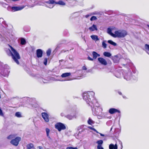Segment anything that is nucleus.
Returning <instances> with one entry per match:
<instances>
[{
  "instance_id": "1",
  "label": "nucleus",
  "mask_w": 149,
  "mask_h": 149,
  "mask_svg": "<svg viewBox=\"0 0 149 149\" xmlns=\"http://www.w3.org/2000/svg\"><path fill=\"white\" fill-rule=\"evenodd\" d=\"M95 93L93 91H88L84 93L82 96L83 99L91 107L93 113L95 116H99L102 111L100 107L99 104L94 97Z\"/></svg>"
},
{
  "instance_id": "2",
  "label": "nucleus",
  "mask_w": 149,
  "mask_h": 149,
  "mask_svg": "<svg viewBox=\"0 0 149 149\" xmlns=\"http://www.w3.org/2000/svg\"><path fill=\"white\" fill-rule=\"evenodd\" d=\"M9 46L10 49H9L10 53L8 55L9 56H11L12 58L15 62L17 64H19V62L18 60L20 59V58L19 54L11 46L9 45Z\"/></svg>"
},
{
  "instance_id": "3",
  "label": "nucleus",
  "mask_w": 149,
  "mask_h": 149,
  "mask_svg": "<svg viewBox=\"0 0 149 149\" xmlns=\"http://www.w3.org/2000/svg\"><path fill=\"white\" fill-rule=\"evenodd\" d=\"M124 79L127 81L131 79L136 80L137 79V75L136 74L133 75L131 71H128L124 75Z\"/></svg>"
},
{
  "instance_id": "4",
  "label": "nucleus",
  "mask_w": 149,
  "mask_h": 149,
  "mask_svg": "<svg viewBox=\"0 0 149 149\" xmlns=\"http://www.w3.org/2000/svg\"><path fill=\"white\" fill-rule=\"evenodd\" d=\"M5 67L2 66L1 63H0V74L6 77L8 76L10 71L8 69L5 68Z\"/></svg>"
},
{
  "instance_id": "5",
  "label": "nucleus",
  "mask_w": 149,
  "mask_h": 149,
  "mask_svg": "<svg viewBox=\"0 0 149 149\" xmlns=\"http://www.w3.org/2000/svg\"><path fill=\"white\" fill-rule=\"evenodd\" d=\"M115 34H113V37L116 38H123L127 34L126 31L124 30H119L115 32Z\"/></svg>"
},
{
  "instance_id": "6",
  "label": "nucleus",
  "mask_w": 149,
  "mask_h": 149,
  "mask_svg": "<svg viewBox=\"0 0 149 149\" xmlns=\"http://www.w3.org/2000/svg\"><path fill=\"white\" fill-rule=\"evenodd\" d=\"M55 127L58 130V131L60 132L62 130L66 129L65 125L61 123H57L55 125Z\"/></svg>"
},
{
  "instance_id": "7",
  "label": "nucleus",
  "mask_w": 149,
  "mask_h": 149,
  "mask_svg": "<svg viewBox=\"0 0 149 149\" xmlns=\"http://www.w3.org/2000/svg\"><path fill=\"white\" fill-rule=\"evenodd\" d=\"M24 7L20 6L11 7L10 6H9L8 7L7 9L8 11L14 12L16 11L21 10L23 9Z\"/></svg>"
},
{
  "instance_id": "8",
  "label": "nucleus",
  "mask_w": 149,
  "mask_h": 149,
  "mask_svg": "<svg viewBox=\"0 0 149 149\" xmlns=\"http://www.w3.org/2000/svg\"><path fill=\"white\" fill-rule=\"evenodd\" d=\"M45 3L51 4H58L62 6H64L65 5V3L62 1H60L58 2H56L54 0H49L45 1Z\"/></svg>"
},
{
  "instance_id": "9",
  "label": "nucleus",
  "mask_w": 149,
  "mask_h": 149,
  "mask_svg": "<svg viewBox=\"0 0 149 149\" xmlns=\"http://www.w3.org/2000/svg\"><path fill=\"white\" fill-rule=\"evenodd\" d=\"M21 140V138L19 137H17L15 139H12L10 141V143L15 146H17L19 143V142Z\"/></svg>"
},
{
  "instance_id": "10",
  "label": "nucleus",
  "mask_w": 149,
  "mask_h": 149,
  "mask_svg": "<svg viewBox=\"0 0 149 149\" xmlns=\"http://www.w3.org/2000/svg\"><path fill=\"white\" fill-rule=\"evenodd\" d=\"M42 116L45 122H48L49 121V115L46 113L43 112L42 113Z\"/></svg>"
},
{
  "instance_id": "11",
  "label": "nucleus",
  "mask_w": 149,
  "mask_h": 149,
  "mask_svg": "<svg viewBox=\"0 0 149 149\" xmlns=\"http://www.w3.org/2000/svg\"><path fill=\"white\" fill-rule=\"evenodd\" d=\"M98 60L102 65H106L107 64V63L106 60L102 58H98Z\"/></svg>"
},
{
  "instance_id": "12",
  "label": "nucleus",
  "mask_w": 149,
  "mask_h": 149,
  "mask_svg": "<svg viewBox=\"0 0 149 149\" xmlns=\"http://www.w3.org/2000/svg\"><path fill=\"white\" fill-rule=\"evenodd\" d=\"M43 52L42 50L40 49H38L36 50V55L37 57L38 58H41L42 56Z\"/></svg>"
},
{
  "instance_id": "13",
  "label": "nucleus",
  "mask_w": 149,
  "mask_h": 149,
  "mask_svg": "<svg viewBox=\"0 0 149 149\" xmlns=\"http://www.w3.org/2000/svg\"><path fill=\"white\" fill-rule=\"evenodd\" d=\"M109 112L111 114H113L116 112L120 113V111L119 110L115 108H111L109 109Z\"/></svg>"
},
{
  "instance_id": "14",
  "label": "nucleus",
  "mask_w": 149,
  "mask_h": 149,
  "mask_svg": "<svg viewBox=\"0 0 149 149\" xmlns=\"http://www.w3.org/2000/svg\"><path fill=\"white\" fill-rule=\"evenodd\" d=\"M71 114L72 115L68 114L65 116V117L70 120H72L74 118H76V114L75 113L73 114L72 113Z\"/></svg>"
},
{
  "instance_id": "15",
  "label": "nucleus",
  "mask_w": 149,
  "mask_h": 149,
  "mask_svg": "<svg viewBox=\"0 0 149 149\" xmlns=\"http://www.w3.org/2000/svg\"><path fill=\"white\" fill-rule=\"evenodd\" d=\"M89 30L91 31H93L95 30H97V26L94 24H93L92 26L90 27L89 28Z\"/></svg>"
},
{
  "instance_id": "16",
  "label": "nucleus",
  "mask_w": 149,
  "mask_h": 149,
  "mask_svg": "<svg viewBox=\"0 0 149 149\" xmlns=\"http://www.w3.org/2000/svg\"><path fill=\"white\" fill-rule=\"evenodd\" d=\"M109 149H117L118 146L116 144L115 145L113 144H111L109 146Z\"/></svg>"
},
{
  "instance_id": "17",
  "label": "nucleus",
  "mask_w": 149,
  "mask_h": 149,
  "mask_svg": "<svg viewBox=\"0 0 149 149\" xmlns=\"http://www.w3.org/2000/svg\"><path fill=\"white\" fill-rule=\"evenodd\" d=\"M91 37L93 40H95V41L99 40V39L98 38V36L97 35H91Z\"/></svg>"
},
{
  "instance_id": "18",
  "label": "nucleus",
  "mask_w": 149,
  "mask_h": 149,
  "mask_svg": "<svg viewBox=\"0 0 149 149\" xmlns=\"http://www.w3.org/2000/svg\"><path fill=\"white\" fill-rule=\"evenodd\" d=\"M93 55V58L94 59H95L97 57L100 56V55L97 54L95 52H93L92 53Z\"/></svg>"
},
{
  "instance_id": "19",
  "label": "nucleus",
  "mask_w": 149,
  "mask_h": 149,
  "mask_svg": "<svg viewBox=\"0 0 149 149\" xmlns=\"http://www.w3.org/2000/svg\"><path fill=\"white\" fill-rule=\"evenodd\" d=\"M71 75L70 72H66L63 73L62 74L61 76L62 77H65L70 76Z\"/></svg>"
},
{
  "instance_id": "20",
  "label": "nucleus",
  "mask_w": 149,
  "mask_h": 149,
  "mask_svg": "<svg viewBox=\"0 0 149 149\" xmlns=\"http://www.w3.org/2000/svg\"><path fill=\"white\" fill-rule=\"evenodd\" d=\"M26 149H34L33 145L32 143L28 144L26 146Z\"/></svg>"
},
{
  "instance_id": "21",
  "label": "nucleus",
  "mask_w": 149,
  "mask_h": 149,
  "mask_svg": "<svg viewBox=\"0 0 149 149\" xmlns=\"http://www.w3.org/2000/svg\"><path fill=\"white\" fill-rule=\"evenodd\" d=\"M103 55L106 57H110L111 56V54L109 52H105L103 53Z\"/></svg>"
},
{
  "instance_id": "22",
  "label": "nucleus",
  "mask_w": 149,
  "mask_h": 149,
  "mask_svg": "<svg viewBox=\"0 0 149 149\" xmlns=\"http://www.w3.org/2000/svg\"><path fill=\"white\" fill-rule=\"evenodd\" d=\"M0 24L3 26V25H5L6 22L2 18H0Z\"/></svg>"
},
{
  "instance_id": "23",
  "label": "nucleus",
  "mask_w": 149,
  "mask_h": 149,
  "mask_svg": "<svg viewBox=\"0 0 149 149\" xmlns=\"http://www.w3.org/2000/svg\"><path fill=\"white\" fill-rule=\"evenodd\" d=\"M108 42L114 46H115L117 45V44L116 43L113 42L111 40H108Z\"/></svg>"
},
{
  "instance_id": "24",
  "label": "nucleus",
  "mask_w": 149,
  "mask_h": 149,
  "mask_svg": "<svg viewBox=\"0 0 149 149\" xmlns=\"http://www.w3.org/2000/svg\"><path fill=\"white\" fill-rule=\"evenodd\" d=\"M145 48L147 53L149 54V45L146 44L145 45Z\"/></svg>"
},
{
  "instance_id": "25",
  "label": "nucleus",
  "mask_w": 149,
  "mask_h": 149,
  "mask_svg": "<svg viewBox=\"0 0 149 149\" xmlns=\"http://www.w3.org/2000/svg\"><path fill=\"white\" fill-rule=\"evenodd\" d=\"M16 136V135L15 134H11L8 136L7 138L8 139H11L15 138Z\"/></svg>"
},
{
  "instance_id": "26",
  "label": "nucleus",
  "mask_w": 149,
  "mask_h": 149,
  "mask_svg": "<svg viewBox=\"0 0 149 149\" xmlns=\"http://www.w3.org/2000/svg\"><path fill=\"white\" fill-rule=\"evenodd\" d=\"M88 123L89 125H92L95 122L91 118H89L88 121Z\"/></svg>"
},
{
  "instance_id": "27",
  "label": "nucleus",
  "mask_w": 149,
  "mask_h": 149,
  "mask_svg": "<svg viewBox=\"0 0 149 149\" xmlns=\"http://www.w3.org/2000/svg\"><path fill=\"white\" fill-rule=\"evenodd\" d=\"M111 29H110V28H108L107 29V32L111 36H113V34H115H115H113V33H112L111 32Z\"/></svg>"
},
{
  "instance_id": "28",
  "label": "nucleus",
  "mask_w": 149,
  "mask_h": 149,
  "mask_svg": "<svg viewBox=\"0 0 149 149\" xmlns=\"http://www.w3.org/2000/svg\"><path fill=\"white\" fill-rule=\"evenodd\" d=\"M96 143L98 144L97 146H102L103 143V141L102 140H98L97 141Z\"/></svg>"
},
{
  "instance_id": "29",
  "label": "nucleus",
  "mask_w": 149,
  "mask_h": 149,
  "mask_svg": "<svg viewBox=\"0 0 149 149\" xmlns=\"http://www.w3.org/2000/svg\"><path fill=\"white\" fill-rule=\"evenodd\" d=\"M39 80L41 82H42L44 83H47L48 82V81L47 80L45 79L42 78L40 79Z\"/></svg>"
},
{
  "instance_id": "30",
  "label": "nucleus",
  "mask_w": 149,
  "mask_h": 149,
  "mask_svg": "<svg viewBox=\"0 0 149 149\" xmlns=\"http://www.w3.org/2000/svg\"><path fill=\"white\" fill-rule=\"evenodd\" d=\"M15 116L16 117L20 118L22 117L21 113L19 112H17L15 113Z\"/></svg>"
},
{
  "instance_id": "31",
  "label": "nucleus",
  "mask_w": 149,
  "mask_h": 149,
  "mask_svg": "<svg viewBox=\"0 0 149 149\" xmlns=\"http://www.w3.org/2000/svg\"><path fill=\"white\" fill-rule=\"evenodd\" d=\"M26 43V41L25 39L22 38L21 40V44L22 45H25Z\"/></svg>"
},
{
  "instance_id": "32",
  "label": "nucleus",
  "mask_w": 149,
  "mask_h": 149,
  "mask_svg": "<svg viewBox=\"0 0 149 149\" xmlns=\"http://www.w3.org/2000/svg\"><path fill=\"white\" fill-rule=\"evenodd\" d=\"M46 132L47 136L49 138V134L50 132V130L48 128H46Z\"/></svg>"
},
{
  "instance_id": "33",
  "label": "nucleus",
  "mask_w": 149,
  "mask_h": 149,
  "mask_svg": "<svg viewBox=\"0 0 149 149\" xmlns=\"http://www.w3.org/2000/svg\"><path fill=\"white\" fill-rule=\"evenodd\" d=\"M106 42L105 40H104L102 42V47L104 49L107 47V44L105 43Z\"/></svg>"
},
{
  "instance_id": "34",
  "label": "nucleus",
  "mask_w": 149,
  "mask_h": 149,
  "mask_svg": "<svg viewBox=\"0 0 149 149\" xmlns=\"http://www.w3.org/2000/svg\"><path fill=\"white\" fill-rule=\"evenodd\" d=\"M47 54L48 56H49L51 53V50L50 49H48L47 51Z\"/></svg>"
},
{
  "instance_id": "35",
  "label": "nucleus",
  "mask_w": 149,
  "mask_h": 149,
  "mask_svg": "<svg viewBox=\"0 0 149 149\" xmlns=\"http://www.w3.org/2000/svg\"><path fill=\"white\" fill-rule=\"evenodd\" d=\"M97 19V18L95 16H93L91 18L90 20L92 21L94 20H96Z\"/></svg>"
},
{
  "instance_id": "36",
  "label": "nucleus",
  "mask_w": 149,
  "mask_h": 149,
  "mask_svg": "<svg viewBox=\"0 0 149 149\" xmlns=\"http://www.w3.org/2000/svg\"><path fill=\"white\" fill-rule=\"evenodd\" d=\"M47 58H45L44 59L43 63L45 65H47Z\"/></svg>"
},
{
  "instance_id": "37",
  "label": "nucleus",
  "mask_w": 149,
  "mask_h": 149,
  "mask_svg": "<svg viewBox=\"0 0 149 149\" xmlns=\"http://www.w3.org/2000/svg\"><path fill=\"white\" fill-rule=\"evenodd\" d=\"M66 149H77V147H68L66 148Z\"/></svg>"
},
{
  "instance_id": "38",
  "label": "nucleus",
  "mask_w": 149,
  "mask_h": 149,
  "mask_svg": "<svg viewBox=\"0 0 149 149\" xmlns=\"http://www.w3.org/2000/svg\"><path fill=\"white\" fill-rule=\"evenodd\" d=\"M97 149H104V148L102 146H97Z\"/></svg>"
},
{
  "instance_id": "39",
  "label": "nucleus",
  "mask_w": 149,
  "mask_h": 149,
  "mask_svg": "<svg viewBox=\"0 0 149 149\" xmlns=\"http://www.w3.org/2000/svg\"><path fill=\"white\" fill-rule=\"evenodd\" d=\"M82 70H86L87 69V68L86 67L85 65L83 66L82 67Z\"/></svg>"
},
{
  "instance_id": "40",
  "label": "nucleus",
  "mask_w": 149,
  "mask_h": 149,
  "mask_svg": "<svg viewBox=\"0 0 149 149\" xmlns=\"http://www.w3.org/2000/svg\"><path fill=\"white\" fill-rule=\"evenodd\" d=\"M88 59L90 61H92L93 60V59L91 58L90 57L88 56Z\"/></svg>"
},
{
  "instance_id": "41",
  "label": "nucleus",
  "mask_w": 149,
  "mask_h": 149,
  "mask_svg": "<svg viewBox=\"0 0 149 149\" xmlns=\"http://www.w3.org/2000/svg\"><path fill=\"white\" fill-rule=\"evenodd\" d=\"M37 148L38 149H44L42 147L40 146H38Z\"/></svg>"
},
{
  "instance_id": "42",
  "label": "nucleus",
  "mask_w": 149,
  "mask_h": 149,
  "mask_svg": "<svg viewBox=\"0 0 149 149\" xmlns=\"http://www.w3.org/2000/svg\"><path fill=\"white\" fill-rule=\"evenodd\" d=\"M92 130L94 131L95 132L97 133H99V132L97 131L95 129V128H93L92 129Z\"/></svg>"
},
{
  "instance_id": "43",
  "label": "nucleus",
  "mask_w": 149,
  "mask_h": 149,
  "mask_svg": "<svg viewBox=\"0 0 149 149\" xmlns=\"http://www.w3.org/2000/svg\"><path fill=\"white\" fill-rule=\"evenodd\" d=\"M116 77H117V78H120V76H121L120 75H117V76L116 75Z\"/></svg>"
},
{
  "instance_id": "44",
  "label": "nucleus",
  "mask_w": 149,
  "mask_h": 149,
  "mask_svg": "<svg viewBox=\"0 0 149 149\" xmlns=\"http://www.w3.org/2000/svg\"><path fill=\"white\" fill-rule=\"evenodd\" d=\"M90 16V15H86L85 16V17H86V18H88V17L89 16Z\"/></svg>"
},
{
  "instance_id": "45",
  "label": "nucleus",
  "mask_w": 149,
  "mask_h": 149,
  "mask_svg": "<svg viewBox=\"0 0 149 149\" xmlns=\"http://www.w3.org/2000/svg\"><path fill=\"white\" fill-rule=\"evenodd\" d=\"M118 93L120 95H122V93H121V92H120V91H118Z\"/></svg>"
},
{
  "instance_id": "46",
  "label": "nucleus",
  "mask_w": 149,
  "mask_h": 149,
  "mask_svg": "<svg viewBox=\"0 0 149 149\" xmlns=\"http://www.w3.org/2000/svg\"><path fill=\"white\" fill-rule=\"evenodd\" d=\"M100 134V135L101 136H104V134H101V133H99Z\"/></svg>"
},
{
  "instance_id": "47",
  "label": "nucleus",
  "mask_w": 149,
  "mask_h": 149,
  "mask_svg": "<svg viewBox=\"0 0 149 149\" xmlns=\"http://www.w3.org/2000/svg\"><path fill=\"white\" fill-rule=\"evenodd\" d=\"M61 116H64V114L63 113H61Z\"/></svg>"
},
{
  "instance_id": "48",
  "label": "nucleus",
  "mask_w": 149,
  "mask_h": 149,
  "mask_svg": "<svg viewBox=\"0 0 149 149\" xmlns=\"http://www.w3.org/2000/svg\"><path fill=\"white\" fill-rule=\"evenodd\" d=\"M89 128L90 129H91V130H92V129L94 128H93V127H89Z\"/></svg>"
},
{
  "instance_id": "49",
  "label": "nucleus",
  "mask_w": 149,
  "mask_h": 149,
  "mask_svg": "<svg viewBox=\"0 0 149 149\" xmlns=\"http://www.w3.org/2000/svg\"><path fill=\"white\" fill-rule=\"evenodd\" d=\"M113 61H114V62L115 63H117L118 62V61H115L114 60H113Z\"/></svg>"
},
{
  "instance_id": "50",
  "label": "nucleus",
  "mask_w": 149,
  "mask_h": 149,
  "mask_svg": "<svg viewBox=\"0 0 149 149\" xmlns=\"http://www.w3.org/2000/svg\"><path fill=\"white\" fill-rule=\"evenodd\" d=\"M58 81H63V80H58Z\"/></svg>"
},
{
  "instance_id": "51",
  "label": "nucleus",
  "mask_w": 149,
  "mask_h": 149,
  "mask_svg": "<svg viewBox=\"0 0 149 149\" xmlns=\"http://www.w3.org/2000/svg\"><path fill=\"white\" fill-rule=\"evenodd\" d=\"M90 72L89 70H87V71H86V72Z\"/></svg>"
},
{
  "instance_id": "52",
  "label": "nucleus",
  "mask_w": 149,
  "mask_h": 149,
  "mask_svg": "<svg viewBox=\"0 0 149 149\" xmlns=\"http://www.w3.org/2000/svg\"><path fill=\"white\" fill-rule=\"evenodd\" d=\"M1 37H2L0 33V38H1Z\"/></svg>"
},
{
  "instance_id": "53",
  "label": "nucleus",
  "mask_w": 149,
  "mask_h": 149,
  "mask_svg": "<svg viewBox=\"0 0 149 149\" xmlns=\"http://www.w3.org/2000/svg\"><path fill=\"white\" fill-rule=\"evenodd\" d=\"M121 149L122 148V143H121Z\"/></svg>"
},
{
  "instance_id": "54",
  "label": "nucleus",
  "mask_w": 149,
  "mask_h": 149,
  "mask_svg": "<svg viewBox=\"0 0 149 149\" xmlns=\"http://www.w3.org/2000/svg\"><path fill=\"white\" fill-rule=\"evenodd\" d=\"M128 61H128V62H129L130 63H130V60H128Z\"/></svg>"
},
{
  "instance_id": "55",
  "label": "nucleus",
  "mask_w": 149,
  "mask_h": 149,
  "mask_svg": "<svg viewBox=\"0 0 149 149\" xmlns=\"http://www.w3.org/2000/svg\"><path fill=\"white\" fill-rule=\"evenodd\" d=\"M80 133V132H79L78 134V135H79V134Z\"/></svg>"
},
{
  "instance_id": "56",
  "label": "nucleus",
  "mask_w": 149,
  "mask_h": 149,
  "mask_svg": "<svg viewBox=\"0 0 149 149\" xmlns=\"http://www.w3.org/2000/svg\"><path fill=\"white\" fill-rule=\"evenodd\" d=\"M147 26L149 28V25H147Z\"/></svg>"
},
{
  "instance_id": "57",
  "label": "nucleus",
  "mask_w": 149,
  "mask_h": 149,
  "mask_svg": "<svg viewBox=\"0 0 149 149\" xmlns=\"http://www.w3.org/2000/svg\"><path fill=\"white\" fill-rule=\"evenodd\" d=\"M63 61V60H60V61Z\"/></svg>"
},
{
  "instance_id": "58",
  "label": "nucleus",
  "mask_w": 149,
  "mask_h": 149,
  "mask_svg": "<svg viewBox=\"0 0 149 149\" xmlns=\"http://www.w3.org/2000/svg\"><path fill=\"white\" fill-rule=\"evenodd\" d=\"M123 65L124 66L125 65V64H123Z\"/></svg>"
},
{
  "instance_id": "59",
  "label": "nucleus",
  "mask_w": 149,
  "mask_h": 149,
  "mask_svg": "<svg viewBox=\"0 0 149 149\" xmlns=\"http://www.w3.org/2000/svg\"><path fill=\"white\" fill-rule=\"evenodd\" d=\"M112 127H111V130H112Z\"/></svg>"
},
{
  "instance_id": "60",
  "label": "nucleus",
  "mask_w": 149,
  "mask_h": 149,
  "mask_svg": "<svg viewBox=\"0 0 149 149\" xmlns=\"http://www.w3.org/2000/svg\"><path fill=\"white\" fill-rule=\"evenodd\" d=\"M53 6L52 7H51V8H50V7H49V8H53Z\"/></svg>"
},
{
  "instance_id": "61",
  "label": "nucleus",
  "mask_w": 149,
  "mask_h": 149,
  "mask_svg": "<svg viewBox=\"0 0 149 149\" xmlns=\"http://www.w3.org/2000/svg\"><path fill=\"white\" fill-rule=\"evenodd\" d=\"M2 71H3V72H4V71L3 70H2Z\"/></svg>"
}]
</instances>
